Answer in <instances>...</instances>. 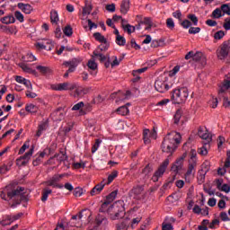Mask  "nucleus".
<instances>
[{
    "label": "nucleus",
    "mask_w": 230,
    "mask_h": 230,
    "mask_svg": "<svg viewBox=\"0 0 230 230\" xmlns=\"http://www.w3.org/2000/svg\"><path fill=\"white\" fill-rule=\"evenodd\" d=\"M116 197H118V192L112 191L109 196H107L100 208L101 213H108L111 220H119V218H123V217H125V203L123 200H118L112 204Z\"/></svg>",
    "instance_id": "1"
},
{
    "label": "nucleus",
    "mask_w": 230,
    "mask_h": 230,
    "mask_svg": "<svg viewBox=\"0 0 230 230\" xmlns=\"http://www.w3.org/2000/svg\"><path fill=\"white\" fill-rule=\"evenodd\" d=\"M181 139H182V137L179 132L172 131L167 134L162 143V151L172 155L177 150V146L181 145Z\"/></svg>",
    "instance_id": "2"
},
{
    "label": "nucleus",
    "mask_w": 230,
    "mask_h": 230,
    "mask_svg": "<svg viewBox=\"0 0 230 230\" xmlns=\"http://www.w3.org/2000/svg\"><path fill=\"white\" fill-rule=\"evenodd\" d=\"M22 191L24 189L20 187L16 190H12V185L6 186L4 189L0 190V197L3 200H12V199H21L22 197Z\"/></svg>",
    "instance_id": "3"
},
{
    "label": "nucleus",
    "mask_w": 230,
    "mask_h": 230,
    "mask_svg": "<svg viewBox=\"0 0 230 230\" xmlns=\"http://www.w3.org/2000/svg\"><path fill=\"white\" fill-rule=\"evenodd\" d=\"M173 86L170 79L164 75L159 76L155 82V88L158 93H166Z\"/></svg>",
    "instance_id": "4"
},
{
    "label": "nucleus",
    "mask_w": 230,
    "mask_h": 230,
    "mask_svg": "<svg viewBox=\"0 0 230 230\" xmlns=\"http://www.w3.org/2000/svg\"><path fill=\"white\" fill-rule=\"evenodd\" d=\"M188 96H190V92L186 87L178 88L172 92V100L175 103H184Z\"/></svg>",
    "instance_id": "5"
},
{
    "label": "nucleus",
    "mask_w": 230,
    "mask_h": 230,
    "mask_svg": "<svg viewBox=\"0 0 230 230\" xmlns=\"http://www.w3.org/2000/svg\"><path fill=\"white\" fill-rule=\"evenodd\" d=\"M197 163L189 162L188 168L186 172L184 173L185 182H191L195 177V173L197 172Z\"/></svg>",
    "instance_id": "6"
},
{
    "label": "nucleus",
    "mask_w": 230,
    "mask_h": 230,
    "mask_svg": "<svg viewBox=\"0 0 230 230\" xmlns=\"http://www.w3.org/2000/svg\"><path fill=\"white\" fill-rule=\"evenodd\" d=\"M170 164V160L166 158L164 163L160 165L158 170L155 172V174L152 177V181L154 182H157L159 181V178L163 177L164 175V172H166V168H168V165Z\"/></svg>",
    "instance_id": "7"
},
{
    "label": "nucleus",
    "mask_w": 230,
    "mask_h": 230,
    "mask_svg": "<svg viewBox=\"0 0 230 230\" xmlns=\"http://www.w3.org/2000/svg\"><path fill=\"white\" fill-rule=\"evenodd\" d=\"M230 41H225L217 50V58L224 60L229 55Z\"/></svg>",
    "instance_id": "8"
},
{
    "label": "nucleus",
    "mask_w": 230,
    "mask_h": 230,
    "mask_svg": "<svg viewBox=\"0 0 230 230\" xmlns=\"http://www.w3.org/2000/svg\"><path fill=\"white\" fill-rule=\"evenodd\" d=\"M50 88L52 91H73V89H75V84L69 82H65L51 84Z\"/></svg>",
    "instance_id": "9"
},
{
    "label": "nucleus",
    "mask_w": 230,
    "mask_h": 230,
    "mask_svg": "<svg viewBox=\"0 0 230 230\" xmlns=\"http://www.w3.org/2000/svg\"><path fill=\"white\" fill-rule=\"evenodd\" d=\"M83 60L80 57L74 58L70 61H65L63 66H69L68 73H75V70L82 64Z\"/></svg>",
    "instance_id": "10"
},
{
    "label": "nucleus",
    "mask_w": 230,
    "mask_h": 230,
    "mask_svg": "<svg viewBox=\"0 0 230 230\" xmlns=\"http://www.w3.org/2000/svg\"><path fill=\"white\" fill-rule=\"evenodd\" d=\"M33 150L34 148L31 147L30 151L25 153L23 156H21L16 159V164L17 166H26L28 163H30V159H31V155H33Z\"/></svg>",
    "instance_id": "11"
},
{
    "label": "nucleus",
    "mask_w": 230,
    "mask_h": 230,
    "mask_svg": "<svg viewBox=\"0 0 230 230\" xmlns=\"http://www.w3.org/2000/svg\"><path fill=\"white\" fill-rule=\"evenodd\" d=\"M184 159H186V153H184L179 159L172 164L171 170L174 173H179L184 168Z\"/></svg>",
    "instance_id": "12"
},
{
    "label": "nucleus",
    "mask_w": 230,
    "mask_h": 230,
    "mask_svg": "<svg viewBox=\"0 0 230 230\" xmlns=\"http://www.w3.org/2000/svg\"><path fill=\"white\" fill-rule=\"evenodd\" d=\"M66 174H55L50 180L47 181V186H52L53 188H58L59 190H62L64 188L63 184H58V181L62 179V177H65Z\"/></svg>",
    "instance_id": "13"
},
{
    "label": "nucleus",
    "mask_w": 230,
    "mask_h": 230,
    "mask_svg": "<svg viewBox=\"0 0 230 230\" xmlns=\"http://www.w3.org/2000/svg\"><path fill=\"white\" fill-rule=\"evenodd\" d=\"M129 213L131 215V220L129 223L130 227L131 229H136V227H137V226H139L141 223V220H143V216H141V214L136 216V212L134 210H130Z\"/></svg>",
    "instance_id": "14"
},
{
    "label": "nucleus",
    "mask_w": 230,
    "mask_h": 230,
    "mask_svg": "<svg viewBox=\"0 0 230 230\" xmlns=\"http://www.w3.org/2000/svg\"><path fill=\"white\" fill-rule=\"evenodd\" d=\"M84 215L79 213L76 216H73L70 222L67 224L68 227H80L82 226V218Z\"/></svg>",
    "instance_id": "15"
},
{
    "label": "nucleus",
    "mask_w": 230,
    "mask_h": 230,
    "mask_svg": "<svg viewBox=\"0 0 230 230\" xmlns=\"http://www.w3.org/2000/svg\"><path fill=\"white\" fill-rule=\"evenodd\" d=\"M199 137L206 141L205 143H211L212 137L211 134H209V131L206 128H199L198 130Z\"/></svg>",
    "instance_id": "16"
},
{
    "label": "nucleus",
    "mask_w": 230,
    "mask_h": 230,
    "mask_svg": "<svg viewBox=\"0 0 230 230\" xmlns=\"http://www.w3.org/2000/svg\"><path fill=\"white\" fill-rule=\"evenodd\" d=\"M150 136V137H148ZM150 138L151 139H157V131L154 129L153 131H150V129H145L144 130V143L145 145H150Z\"/></svg>",
    "instance_id": "17"
},
{
    "label": "nucleus",
    "mask_w": 230,
    "mask_h": 230,
    "mask_svg": "<svg viewBox=\"0 0 230 230\" xmlns=\"http://www.w3.org/2000/svg\"><path fill=\"white\" fill-rule=\"evenodd\" d=\"M142 26H145V30H152V26H154V22H152V18L146 17L144 18L138 25H137V30H141Z\"/></svg>",
    "instance_id": "18"
},
{
    "label": "nucleus",
    "mask_w": 230,
    "mask_h": 230,
    "mask_svg": "<svg viewBox=\"0 0 230 230\" xmlns=\"http://www.w3.org/2000/svg\"><path fill=\"white\" fill-rule=\"evenodd\" d=\"M219 93H226V91H229L230 89V74L225 75V79L222 84L219 86Z\"/></svg>",
    "instance_id": "19"
},
{
    "label": "nucleus",
    "mask_w": 230,
    "mask_h": 230,
    "mask_svg": "<svg viewBox=\"0 0 230 230\" xmlns=\"http://www.w3.org/2000/svg\"><path fill=\"white\" fill-rule=\"evenodd\" d=\"M103 188H105V181H102L101 183L95 185L90 191V195H92V197H94L95 195H100V193L103 191Z\"/></svg>",
    "instance_id": "20"
},
{
    "label": "nucleus",
    "mask_w": 230,
    "mask_h": 230,
    "mask_svg": "<svg viewBox=\"0 0 230 230\" xmlns=\"http://www.w3.org/2000/svg\"><path fill=\"white\" fill-rule=\"evenodd\" d=\"M19 216L15 217H12L11 216H4L2 220L0 221L1 226H11L14 220H18Z\"/></svg>",
    "instance_id": "21"
},
{
    "label": "nucleus",
    "mask_w": 230,
    "mask_h": 230,
    "mask_svg": "<svg viewBox=\"0 0 230 230\" xmlns=\"http://www.w3.org/2000/svg\"><path fill=\"white\" fill-rule=\"evenodd\" d=\"M142 193H143V187L141 186L135 187L131 190V196L133 197V199H136L137 200H139V199L143 197Z\"/></svg>",
    "instance_id": "22"
},
{
    "label": "nucleus",
    "mask_w": 230,
    "mask_h": 230,
    "mask_svg": "<svg viewBox=\"0 0 230 230\" xmlns=\"http://www.w3.org/2000/svg\"><path fill=\"white\" fill-rule=\"evenodd\" d=\"M192 60H194V62H199L201 66H206V57H204V54L201 52L194 53Z\"/></svg>",
    "instance_id": "23"
},
{
    "label": "nucleus",
    "mask_w": 230,
    "mask_h": 230,
    "mask_svg": "<svg viewBox=\"0 0 230 230\" xmlns=\"http://www.w3.org/2000/svg\"><path fill=\"white\" fill-rule=\"evenodd\" d=\"M128 10H130V0H122L120 4V13L127 15V13H128Z\"/></svg>",
    "instance_id": "24"
},
{
    "label": "nucleus",
    "mask_w": 230,
    "mask_h": 230,
    "mask_svg": "<svg viewBox=\"0 0 230 230\" xmlns=\"http://www.w3.org/2000/svg\"><path fill=\"white\" fill-rule=\"evenodd\" d=\"M18 8L23 12V13L30 14L31 12H33V7L30 5V4H22L19 3L18 4Z\"/></svg>",
    "instance_id": "25"
},
{
    "label": "nucleus",
    "mask_w": 230,
    "mask_h": 230,
    "mask_svg": "<svg viewBox=\"0 0 230 230\" xmlns=\"http://www.w3.org/2000/svg\"><path fill=\"white\" fill-rule=\"evenodd\" d=\"M36 47L40 48V49H51L53 48V43L50 40H46L45 41L38 42Z\"/></svg>",
    "instance_id": "26"
},
{
    "label": "nucleus",
    "mask_w": 230,
    "mask_h": 230,
    "mask_svg": "<svg viewBox=\"0 0 230 230\" xmlns=\"http://www.w3.org/2000/svg\"><path fill=\"white\" fill-rule=\"evenodd\" d=\"M217 190H219V191H224L225 193H229L230 192V186L227 183H225L222 185V180H217Z\"/></svg>",
    "instance_id": "27"
},
{
    "label": "nucleus",
    "mask_w": 230,
    "mask_h": 230,
    "mask_svg": "<svg viewBox=\"0 0 230 230\" xmlns=\"http://www.w3.org/2000/svg\"><path fill=\"white\" fill-rule=\"evenodd\" d=\"M25 111L30 114H37V112H39V106L33 103H29L25 106Z\"/></svg>",
    "instance_id": "28"
},
{
    "label": "nucleus",
    "mask_w": 230,
    "mask_h": 230,
    "mask_svg": "<svg viewBox=\"0 0 230 230\" xmlns=\"http://www.w3.org/2000/svg\"><path fill=\"white\" fill-rule=\"evenodd\" d=\"M60 18L58 17V12L56 10L50 11V22L52 24H58Z\"/></svg>",
    "instance_id": "29"
},
{
    "label": "nucleus",
    "mask_w": 230,
    "mask_h": 230,
    "mask_svg": "<svg viewBox=\"0 0 230 230\" xmlns=\"http://www.w3.org/2000/svg\"><path fill=\"white\" fill-rule=\"evenodd\" d=\"M19 67L24 71V73H29L31 75H35V70L31 69L30 66H28L26 63H20Z\"/></svg>",
    "instance_id": "30"
},
{
    "label": "nucleus",
    "mask_w": 230,
    "mask_h": 230,
    "mask_svg": "<svg viewBox=\"0 0 230 230\" xmlns=\"http://www.w3.org/2000/svg\"><path fill=\"white\" fill-rule=\"evenodd\" d=\"M36 69L41 73V75H50L51 73V68L49 66H36Z\"/></svg>",
    "instance_id": "31"
},
{
    "label": "nucleus",
    "mask_w": 230,
    "mask_h": 230,
    "mask_svg": "<svg viewBox=\"0 0 230 230\" xmlns=\"http://www.w3.org/2000/svg\"><path fill=\"white\" fill-rule=\"evenodd\" d=\"M1 22H3V24H13V22H15V17H13V15L4 16L1 19Z\"/></svg>",
    "instance_id": "32"
},
{
    "label": "nucleus",
    "mask_w": 230,
    "mask_h": 230,
    "mask_svg": "<svg viewBox=\"0 0 230 230\" xmlns=\"http://www.w3.org/2000/svg\"><path fill=\"white\" fill-rule=\"evenodd\" d=\"M182 114H183L182 110L176 111L174 117H173V121H174L175 125H179V123L181 121V118H182Z\"/></svg>",
    "instance_id": "33"
},
{
    "label": "nucleus",
    "mask_w": 230,
    "mask_h": 230,
    "mask_svg": "<svg viewBox=\"0 0 230 230\" xmlns=\"http://www.w3.org/2000/svg\"><path fill=\"white\" fill-rule=\"evenodd\" d=\"M91 12H93V6H91V4H87L83 8V13H82V18L84 19V17H87V15L91 14Z\"/></svg>",
    "instance_id": "34"
},
{
    "label": "nucleus",
    "mask_w": 230,
    "mask_h": 230,
    "mask_svg": "<svg viewBox=\"0 0 230 230\" xmlns=\"http://www.w3.org/2000/svg\"><path fill=\"white\" fill-rule=\"evenodd\" d=\"M93 37L95 39V40H98V42H101V44H104L107 41V39H105V36L102 35V33L100 32H95L93 34Z\"/></svg>",
    "instance_id": "35"
},
{
    "label": "nucleus",
    "mask_w": 230,
    "mask_h": 230,
    "mask_svg": "<svg viewBox=\"0 0 230 230\" xmlns=\"http://www.w3.org/2000/svg\"><path fill=\"white\" fill-rule=\"evenodd\" d=\"M211 17L213 19H220V17H224V14H222V9L221 8H216L212 12Z\"/></svg>",
    "instance_id": "36"
},
{
    "label": "nucleus",
    "mask_w": 230,
    "mask_h": 230,
    "mask_svg": "<svg viewBox=\"0 0 230 230\" xmlns=\"http://www.w3.org/2000/svg\"><path fill=\"white\" fill-rule=\"evenodd\" d=\"M93 56L95 58H99L101 62H105L107 60V57L98 50L93 51Z\"/></svg>",
    "instance_id": "37"
},
{
    "label": "nucleus",
    "mask_w": 230,
    "mask_h": 230,
    "mask_svg": "<svg viewBox=\"0 0 230 230\" xmlns=\"http://www.w3.org/2000/svg\"><path fill=\"white\" fill-rule=\"evenodd\" d=\"M117 112L120 115V116H127V114H128V112H130V111L128 110V108L127 106H120Z\"/></svg>",
    "instance_id": "38"
},
{
    "label": "nucleus",
    "mask_w": 230,
    "mask_h": 230,
    "mask_svg": "<svg viewBox=\"0 0 230 230\" xmlns=\"http://www.w3.org/2000/svg\"><path fill=\"white\" fill-rule=\"evenodd\" d=\"M87 66L91 71H96L98 69V64L94 59H90L87 63Z\"/></svg>",
    "instance_id": "39"
},
{
    "label": "nucleus",
    "mask_w": 230,
    "mask_h": 230,
    "mask_svg": "<svg viewBox=\"0 0 230 230\" xmlns=\"http://www.w3.org/2000/svg\"><path fill=\"white\" fill-rule=\"evenodd\" d=\"M51 193H53V190H51L50 189H44L41 197L42 202H46V200H48V197H49Z\"/></svg>",
    "instance_id": "40"
},
{
    "label": "nucleus",
    "mask_w": 230,
    "mask_h": 230,
    "mask_svg": "<svg viewBox=\"0 0 230 230\" xmlns=\"http://www.w3.org/2000/svg\"><path fill=\"white\" fill-rule=\"evenodd\" d=\"M136 29L137 30V26H132L130 24L123 25V30L129 34L134 33L136 31Z\"/></svg>",
    "instance_id": "41"
},
{
    "label": "nucleus",
    "mask_w": 230,
    "mask_h": 230,
    "mask_svg": "<svg viewBox=\"0 0 230 230\" xmlns=\"http://www.w3.org/2000/svg\"><path fill=\"white\" fill-rule=\"evenodd\" d=\"M220 8L224 15H230V3L222 4Z\"/></svg>",
    "instance_id": "42"
},
{
    "label": "nucleus",
    "mask_w": 230,
    "mask_h": 230,
    "mask_svg": "<svg viewBox=\"0 0 230 230\" xmlns=\"http://www.w3.org/2000/svg\"><path fill=\"white\" fill-rule=\"evenodd\" d=\"M109 41H106L105 43H101V45L95 49V51H99L102 53V51H107L109 49Z\"/></svg>",
    "instance_id": "43"
},
{
    "label": "nucleus",
    "mask_w": 230,
    "mask_h": 230,
    "mask_svg": "<svg viewBox=\"0 0 230 230\" xmlns=\"http://www.w3.org/2000/svg\"><path fill=\"white\" fill-rule=\"evenodd\" d=\"M199 159L197 158V151L195 149L190 150V157L189 162L190 163H198Z\"/></svg>",
    "instance_id": "44"
},
{
    "label": "nucleus",
    "mask_w": 230,
    "mask_h": 230,
    "mask_svg": "<svg viewBox=\"0 0 230 230\" xmlns=\"http://www.w3.org/2000/svg\"><path fill=\"white\" fill-rule=\"evenodd\" d=\"M53 116H58L56 120L60 121L64 118V111H62V109H58L53 113Z\"/></svg>",
    "instance_id": "45"
},
{
    "label": "nucleus",
    "mask_w": 230,
    "mask_h": 230,
    "mask_svg": "<svg viewBox=\"0 0 230 230\" xmlns=\"http://www.w3.org/2000/svg\"><path fill=\"white\" fill-rule=\"evenodd\" d=\"M224 37H226V32H224V31H218L214 34L215 40H222Z\"/></svg>",
    "instance_id": "46"
},
{
    "label": "nucleus",
    "mask_w": 230,
    "mask_h": 230,
    "mask_svg": "<svg viewBox=\"0 0 230 230\" xmlns=\"http://www.w3.org/2000/svg\"><path fill=\"white\" fill-rule=\"evenodd\" d=\"M30 148V140L26 141L19 150V155H22Z\"/></svg>",
    "instance_id": "47"
},
{
    "label": "nucleus",
    "mask_w": 230,
    "mask_h": 230,
    "mask_svg": "<svg viewBox=\"0 0 230 230\" xmlns=\"http://www.w3.org/2000/svg\"><path fill=\"white\" fill-rule=\"evenodd\" d=\"M208 145H209V143H205L203 146L198 149L199 155H206L208 154Z\"/></svg>",
    "instance_id": "48"
},
{
    "label": "nucleus",
    "mask_w": 230,
    "mask_h": 230,
    "mask_svg": "<svg viewBox=\"0 0 230 230\" xmlns=\"http://www.w3.org/2000/svg\"><path fill=\"white\" fill-rule=\"evenodd\" d=\"M116 42L118 46H125L127 44V40H125V37L119 35L116 37Z\"/></svg>",
    "instance_id": "49"
},
{
    "label": "nucleus",
    "mask_w": 230,
    "mask_h": 230,
    "mask_svg": "<svg viewBox=\"0 0 230 230\" xmlns=\"http://www.w3.org/2000/svg\"><path fill=\"white\" fill-rule=\"evenodd\" d=\"M55 230H71L66 223H58Z\"/></svg>",
    "instance_id": "50"
},
{
    "label": "nucleus",
    "mask_w": 230,
    "mask_h": 230,
    "mask_svg": "<svg viewBox=\"0 0 230 230\" xmlns=\"http://www.w3.org/2000/svg\"><path fill=\"white\" fill-rule=\"evenodd\" d=\"M24 62H35L37 60V58L33 56L31 53H28L25 57H23Z\"/></svg>",
    "instance_id": "51"
},
{
    "label": "nucleus",
    "mask_w": 230,
    "mask_h": 230,
    "mask_svg": "<svg viewBox=\"0 0 230 230\" xmlns=\"http://www.w3.org/2000/svg\"><path fill=\"white\" fill-rule=\"evenodd\" d=\"M63 32L66 37H71V35H73V28H71L70 25H67L64 28Z\"/></svg>",
    "instance_id": "52"
},
{
    "label": "nucleus",
    "mask_w": 230,
    "mask_h": 230,
    "mask_svg": "<svg viewBox=\"0 0 230 230\" xmlns=\"http://www.w3.org/2000/svg\"><path fill=\"white\" fill-rule=\"evenodd\" d=\"M111 58L113 59V61L111 63V67H116L121 63V58L118 59V57L116 56H113Z\"/></svg>",
    "instance_id": "53"
},
{
    "label": "nucleus",
    "mask_w": 230,
    "mask_h": 230,
    "mask_svg": "<svg viewBox=\"0 0 230 230\" xmlns=\"http://www.w3.org/2000/svg\"><path fill=\"white\" fill-rule=\"evenodd\" d=\"M100 145H102V140L96 139L95 145L92 147V154H95V152L100 148Z\"/></svg>",
    "instance_id": "54"
},
{
    "label": "nucleus",
    "mask_w": 230,
    "mask_h": 230,
    "mask_svg": "<svg viewBox=\"0 0 230 230\" xmlns=\"http://www.w3.org/2000/svg\"><path fill=\"white\" fill-rule=\"evenodd\" d=\"M14 17H15V19H17V21H19V22H24V15L22 14L21 12L16 11L14 13Z\"/></svg>",
    "instance_id": "55"
},
{
    "label": "nucleus",
    "mask_w": 230,
    "mask_h": 230,
    "mask_svg": "<svg viewBox=\"0 0 230 230\" xmlns=\"http://www.w3.org/2000/svg\"><path fill=\"white\" fill-rule=\"evenodd\" d=\"M188 19H190V21H191V22L193 23L194 26H197V24H199V18H197V15L189 14Z\"/></svg>",
    "instance_id": "56"
},
{
    "label": "nucleus",
    "mask_w": 230,
    "mask_h": 230,
    "mask_svg": "<svg viewBox=\"0 0 230 230\" xmlns=\"http://www.w3.org/2000/svg\"><path fill=\"white\" fill-rule=\"evenodd\" d=\"M118 177V171H113L109 176H108V184H111L114 179Z\"/></svg>",
    "instance_id": "57"
},
{
    "label": "nucleus",
    "mask_w": 230,
    "mask_h": 230,
    "mask_svg": "<svg viewBox=\"0 0 230 230\" xmlns=\"http://www.w3.org/2000/svg\"><path fill=\"white\" fill-rule=\"evenodd\" d=\"M217 226H220V220L214 219L211 223H209V229H217Z\"/></svg>",
    "instance_id": "58"
},
{
    "label": "nucleus",
    "mask_w": 230,
    "mask_h": 230,
    "mask_svg": "<svg viewBox=\"0 0 230 230\" xmlns=\"http://www.w3.org/2000/svg\"><path fill=\"white\" fill-rule=\"evenodd\" d=\"M189 33L190 35H197V33H200V28L199 27H190L189 29Z\"/></svg>",
    "instance_id": "59"
},
{
    "label": "nucleus",
    "mask_w": 230,
    "mask_h": 230,
    "mask_svg": "<svg viewBox=\"0 0 230 230\" xmlns=\"http://www.w3.org/2000/svg\"><path fill=\"white\" fill-rule=\"evenodd\" d=\"M166 24H167V28H169V30H173L175 28V22H173L172 18L167 19Z\"/></svg>",
    "instance_id": "60"
},
{
    "label": "nucleus",
    "mask_w": 230,
    "mask_h": 230,
    "mask_svg": "<svg viewBox=\"0 0 230 230\" xmlns=\"http://www.w3.org/2000/svg\"><path fill=\"white\" fill-rule=\"evenodd\" d=\"M179 71H181V66H175L172 71H170L169 75L170 76H175V75H177V73H179Z\"/></svg>",
    "instance_id": "61"
},
{
    "label": "nucleus",
    "mask_w": 230,
    "mask_h": 230,
    "mask_svg": "<svg viewBox=\"0 0 230 230\" xmlns=\"http://www.w3.org/2000/svg\"><path fill=\"white\" fill-rule=\"evenodd\" d=\"M55 159H57V161H58V163H62L67 159V156L61 153V154L56 155Z\"/></svg>",
    "instance_id": "62"
},
{
    "label": "nucleus",
    "mask_w": 230,
    "mask_h": 230,
    "mask_svg": "<svg viewBox=\"0 0 230 230\" xmlns=\"http://www.w3.org/2000/svg\"><path fill=\"white\" fill-rule=\"evenodd\" d=\"M27 98H37V93L32 92V89H29L25 92Z\"/></svg>",
    "instance_id": "63"
},
{
    "label": "nucleus",
    "mask_w": 230,
    "mask_h": 230,
    "mask_svg": "<svg viewBox=\"0 0 230 230\" xmlns=\"http://www.w3.org/2000/svg\"><path fill=\"white\" fill-rule=\"evenodd\" d=\"M223 28H225V30L226 31H229V30H230V18H226L225 20V23L223 24Z\"/></svg>",
    "instance_id": "64"
}]
</instances>
